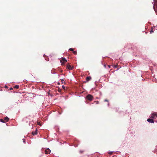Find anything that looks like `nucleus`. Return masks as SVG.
<instances>
[{
  "label": "nucleus",
  "instance_id": "f257e3e1",
  "mask_svg": "<svg viewBox=\"0 0 157 157\" xmlns=\"http://www.w3.org/2000/svg\"><path fill=\"white\" fill-rule=\"evenodd\" d=\"M9 120V118L7 117H6L3 119H0V121L3 123H5L7 122Z\"/></svg>",
  "mask_w": 157,
  "mask_h": 157
},
{
  "label": "nucleus",
  "instance_id": "f03ea898",
  "mask_svg": "<svg viewBox=\"0 0 157 157\" xmlns=\"http://www.w3.org/2000/svg\"><path fill=\"white\" fill-rule=\"evenodd\" d=\"M60 62L62 63V65H64V63L67 62V61L65 58H62Z\"/></svg>",
  "mask_w": 157,
  "mask_h": 157
},
{
  "label": "nucleus",
  "instance_id": "7ed1b4c3",
  "mask_svg": "<svg viewBox=\"0 0 157 157\" xmlns=\"http://www.w3.org/2000/svg\"><path fill=\"white\" fill-rule=\"evenodd\" d=\"M86 98L88 100L91 101L93 100V97L90 94H88L87 95Z\"/></svg>",
  "mask_w": 157,
  "mask_h": 157
},
{
  "label": "nucleus",
  "instance_id": "20e7f679",
  "mask_svg": "<svg viewBox=\"0 0 157 157\" xmlns=\"http://www.w3.org/2000/svg\"><path fill=\"white\" fill-rule=\"evenodd\" d=\"M155 117H157V113L155 112L152 113V116L150 117V118H153Z\"/></svg>",
  "mask_w": 157,
  "mask_h": 157
},
{
  "label": "nucleus",
  "instance_id": "39448f33",
  "mask_svg": "<svg viewBox=\"0 0 157 157\" xmlns=\"http://www.w3.org/2000/svg\"><path fill=\"white\" fill-rule=\"evenodd\" d=\"M73 68V67H71V66L68 63L67 65V68L69 70H72Z\"/></svg>",
  "mask_w": 157,
  "mask_h": 157
},
{
  "label": "nucleus",
  "instance_id": "423d86ee",
  "mask_svg": "<svg viewBox=\"0 0 157 157\" xmlns=\"http://www.w3.org/2000/svg\"><path fill=\"white\" fill-rule=\"evenodd\" d=\"M50 152H51V151H50V149L48 148L46 149L45 150V153L46 154H49L50 153Z\"/></svg>",
  "mask_w": 157,
  "mask_h": 157
},
{
  "label": "nucleus",
  "instance_id": "0eeeda50",
  "mask_svg": "<svg viewBox=\"0 0 157 157\" xmlns=\"http://www.w3.org/2000/svg\"><path fill=\"white\" fill-rule=\"evenodd\" d=\"M147 121L148 122L152 123H154V121L153 119L149 118L147 120Z\"/></svg>",
  "mask_w": 157,
  "mask_h": 157
},
{
  "label": "nucleus",
  "instance_id": "6e6552de",
  "mask_svg": "<svg viewBox=\"0 0 157 157\" xmlns=\"http://www.w3.org/2000/svg\"><path fill=\"white\" fill-rule=\"evenodd\" d=\"M155 1V3L154 4V9L155 10V8H156L157 7V2H156L155 0H154Z\"/></svg>",
  "mask_w": 157,
  "mask_h": 157
},
{
  "label": "nucleus",
  "instance_id": "1a4fd4ad",
  "mask_svg": "<svg viewBox=\"0 0 157 157\" xmlns=\"http://www.w3.org/2000/svg\"><path fill=\"white\" fill-rule=\"evenodd\" d=\"M91 78L90 76H88L86 78V80L87 81H88L91 80Z\"/></svg>",
  "mask_w": 157,
  "mask_h": 157
},
{
  "label": "nucleus",
  "instance_id": "9d476101",
  "mask_svg": "<svg viewBox=\"0 0 157 157\" xmlns=\"http://www.w3.org/2000/svg\"><path fill=\"white\" fill-rule=\"evenodd\" d=\"M37 134V130L36 129V131H35V132H32V134L33 135H36Z\"/></svg>",
  "mask_w": 157,
  "mask_h": 157
},
{
  "label": "nucleus",
  "instance_id": "9b49d317",
  "mask_svg": "<svg viewBox=\"0 0 157 157\" xmlns=\"http://www.w3.org/2000/svg\"><path fill=\"white\" fill-rule=\"evenodd\" d=\"M19 87V86L18 85H16L14 87V88H16V89H18Z\"/></svg>",
  "mask_w": 157,
  "mask_h": 157
},
{
  "label": "nucleus",
  "instance_id": "f8f14e48",
  "mask_svg": "<svg viewBox=\"0 0 157 157\" xmlns=\"http://www.w3.org/2000/svg\"><path fill=\"white\" fill-rule=\"evenodd\" d=\"M73 52V53L75 54V55H76L77 54V52L76 51H74Z\"/></svg>",
  "mask_w": 157,
  "mask_h": 157
},
{
  "label": "nucleus",
  "instance_id": "ddd939ff",
  "mask_svg": "<svg viewBox=\"0 0 157 157\" xmlns=\"http://www.w3.org/2000/svg\"><path fill=\"white\" fill-rule=\"evenodd\" d=\"M37 124L38 125H39L40 126L42 125V124H41L40 122H37Z\"/></svg>",
  "mask_w": 157,
  "mask_h": 157
},
{
  "label": "nucleus",
  "instance_id": "4468645a",
  "mask_svg": "<svg viewBox=\"0 0 157 157\" xmlns=\"http://www.w3.org/2000/svg\"><path fill=\"white\" fill-rule=\"evenodd\" d=\"M94 102L96 104H99V102L98 101H94Z\"/></svg>",
  "mask_w": 157,
  "mask_h": 157
},
{
  "label": "nucleus",
  "instance_id": "2eb2a0df",
  "mask_svg": "<svg viewBox=\"0 0 157 157\" xmlns=\"http://www.w3.org/2000/svg\"><path fill=\"white\" fill-rule=\"evenodd\" d=\"M69 50L73 52L74 51V50L72 48H70L69 49Z\"/></svg>",
  "mask_w": 157,
  "mask_h": 157
},
{
  "label": "nucleus",
  "instance_id": "dca6fc26",
  "mask_svg": "<svg viewBox=\"0 0 157 157\" xmlns=\"http://www.w3.org/2000/svg\"><path fill=\"white\" fill-rule=\"evenodd\" d=\"M62 88L64 90H65V87L64 86H62Z\"/></svg>",
  "mask_w": 157,
  "mask_h": 157
},
{
  "label": "nucleus",
  "instance_id": "f3484780",
  "mask_svg": "<svg viewBox=\"0 0 157 157\" xmlns=\"http://www.w3.org/2000/svg\"><path fill=\"white\" fill-rule=\"evenodd\" d=\"M153 33V31L152 30H151L150 31V33Z\"/></svg>",
  "mask_w": 157,
  "mask_h": 157
},
{
  "label": "nucleus",
  "instance_id": "a211bd4d",
  "mask_svg": "<svg viewBox=\"0 0 157 157\" xmlns=\"http://www.w3.org/2000/svg\"><path fill=\"white\" fill-rule=\"evenodd\" d=\"M113 152H109V154H113Z\"/></svg>",
  "mask_w": 157,
  "mask_h": 157
},
{
  "label": "nucleus",
  "instance_id": "6ab92c4d",
  "mask_svg": "<svg viewBox=\"0 0 157 157\" xmlns=\"http://www.w3.org/2000/svg\"><path fill=\"white\" fill-rule=\"evenodd\" d=\"M104 101H107V102H108V101L107 100V99H105V100H104Z\"/></svg>",
  "mask_w": 157,
  "mask_h": 157
},
{
  "label": "nucleus",
  "instance_id": "aec40b11",
  "mask_svg": "<svg viewBox=\"0 0 157 157\" xmlns=\"http://www.w3.org/2000/svg\"><path fill=\"white\" fill-rule=\"evenodd\" d=\"M108 67L109 68H110L111 67V66L110 65H108Z\"/></svg>",
  "mask_w": 157,
  "mask_h": 157
},
{
  "label": "nucleus",
  "instance_id": "412c9836",
  "mask_svg": "<svg viewBox=\"0 0 157 157\" xmlns=\"http://www.w3.org/2000/svg\"><path fill=\"white\" fill-rule=\"evenodd\" d=\"M114 67H115H115H117V65H114Z\"/></svg>",
  "mask_w": 157,
  "mask_h": 157
},
{
  "label": "nucleus",
  "instance_id": "4be33fe9",
  "mask_svg": "<svg viewBox=\"0 0 157 157\" xmlns=\"http://www.w3.org/2000/svg\"><path fill=\"white\" fill-rule=\"evenodd\" d=\"M63 81H64L63 79H62L61 80V82H63Z\"/></svg>",
  "mask_w": 157,
  "mask_h": 157
},
{
  "label": "nucleus",
  "instance_id": "5701e85b",
  "mask_svg": "<svg viewBox=\"0 0 157 157\" xmlns=\"http://www.w3.org/2000/svg\"><path fill=\"white\" fill-rule=\"evenodd\" d=\"M13 89V88H11L10 89V90H12Z\"/></svg>",
  "mask_w": 157,
  "mask_h": 157
},
{
  "label": "nucleus",
  "instance_id": "b1692460",
  "mask_svg": "<svg viewBox=\"0 0 157 157\" xmlns=\"http://www.w3.org/2000/svg\"><path fill=\"white\" fill-rule=\"evenodd\" d=\"M23 142L25 143V140H23Z\"/></svg>",
  "mask_w": 157,
  "mask_h": 157
},
{
  "label": "nucleus",
  "instance_id": "393cba45",
  "mask_svg": "<svg viewBox=\"0 0 157 157\" xmlns=\"http://www.w3.org/2000/svg\"><path fill=\"white\" fill-rule=\"evenodd\" d=\"M58 84H60V83H59V82H58Z\"/></svg>",
  "mask_w": 157,
  "mask_h": 157
},
{
  "label": "nucleus",
  "instance_id": "a878e982",
  "mask_svg": "<svg viewBox=\"0 0 157 157\" xmlns=\"http://www.w3.org/2000/svg\"><path fill=\"white\" fill-rule=\"evenodd\" d=\"M59 91H60V90H59Z\"/></svg>",
  "mask_w": 157,
  "mask_h": 157
}]
</instances>
